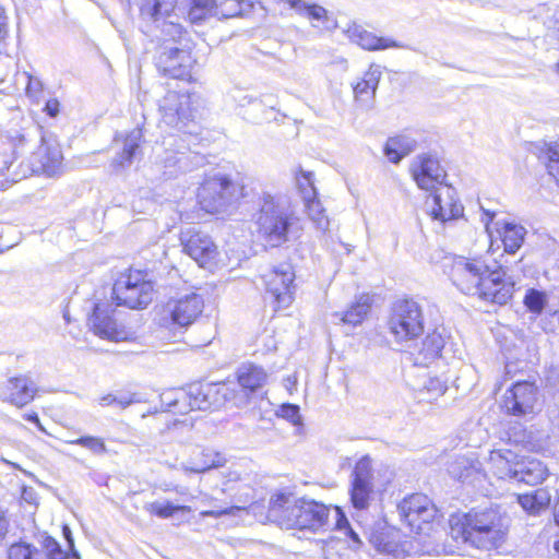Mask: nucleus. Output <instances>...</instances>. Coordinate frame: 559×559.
<instances>
[{"label":"nucleus","mask_w":559,"mask_h":559,"mask_svg":"<svg viewBox=\"0 0 559 559\" xmlns=\"http://www.w3.org/2000/svg\"><path fill=\"white\" fill-rule=\"evenodd\" d=\"M254 217L259 235L271 247H281L301 235L300 219L284 197L264 192Z\"/></svg>","instance_id":"obj_1"},{"label":"nucleus","mask_w":559,"mask_h":559,"mask_svg":"<svg viewBox=\"0 0 559 559\" xmlns=\"http://www.w3.org/2000/svg\"><path fill=\"white\" fill-rule=\"evenodd\" d=\"M328 506L306 497L277 492L270 499L269 516L286 530L319 531L328 524Z\"/></svg>","instance_id":"obj_2"},{"label":"nucleus","mask_w":559,"mask_h":559,"mask_svg":"<svg viewBox=\"0 0 559 559\" xmlns=\"http://www.w3.org/2000/svg\"><path fill=\"white\" fill-rule=\"evenodd\" d=\"M452 531L479 549L498 548L504 542L508 519L497 510H472L450 520Z\"/></svg>","instance_id":"obj_3"},{"label":"nucleus","mask_w":559,"mask_h":559,"mask_svg":"<svg viewBox=\"0 0 559 559\" xmlns=\"http://www.w3.org/2000/svg\"><path fill=\"white\" fill-rule=\"evenodd\" d=\"M8 138L14 147V154H17L19 151L23 152L25 146L31 148L39 144L37 152L34 153V156L38 158L36 170H41L50 177L58 173L62 160L61 151L58 146L48 145L39 124L29 121L21 131L10 132Z\"/></svg>","instance_id":"obj_4"},{"label":"nucleus","mask_w":559,"mask_h":559,"mask_svg":"<svg viewBox=\"0 0 559 559\" xmlns=\"http://www.w3.org/2000/svg\"><path fill=\"white\" fill-rule=\"evenodd\" d=\"M388 329L396 343L415 341L425 331L423 307L414 299L396 300L390 311Z\"/></svg>","instance_id":"obj_5"},{"label":"nucleus","mask_w":559,"mask_h":559,"mask_svg":"<svg viewBox=\"0 0 559 559\" xmlns=\"http://www.w3.org/2000/svg\"><path fill=\"white\" fill-rule=\"evenodd\" d=\"M145 277L146 274L140 270L121 273L112 286L117 306L130 309L146 308L153 299V283Z\"/></svg>","instance_id":"obj_6"},{"label":"nucleus","mask_w":559,"mask_h":559,"mask_svg":"<svg viewBox=\"0 0 559 559\" xmlns=\"http://www.w3.org/2000/svg\"><path fill=\"white\" fill-rule=\"evenodd\" d=\"M169 147L165 150L159 164L166 179L175 178L180 174L192 171L206 163L204 155L192 151L183 138L169 136L165 142Z\"/></svg>","instance_id":"obj_7"},{"label":"nucleus","mask_w":559,"mask_h":559,"mask_svg":"<svg viewBox=\"0 0 559 559\" xmlns=\"http://www.w3.org/2000/svg\"><path fill=\"white\" fill-rule=\"evenodd\" d=\"M241 188L226 176H215L203 182L198 198L201 207L207 213H221L237 201Z\"/></svg>","instance_id":"obj_8"},{"label":"nucleus","mask_w":559,"mask_h":559,"mask_svg":"<svg viewBox=\"0 0 559 559\" xmlns=\"http://www.w3.org/2000/svg\"><path fill=\"white\" fill-rule=\"evenodd\" d=\"M490 271L486 261L480 257L459 255L453 259L449 276L460 292L475 296Z\"/></svg>","instance_id":"obj_9"},{"label":"nucleus","mask_w":559,"mask_h":559,"mask_svg":"<svg viewBox=\"0 0 559 559\" xmlns=\"http://www.w3.org/2000/svg\"><path fill=\"white\" fill-rule=\"evenodd\" d=\"M295 273L288 263L280 264L263 276L265 284V299L274 310L285 309L294 299Z\"/></svg>","instance_id":"obj_10"},{"label":"nucleus","mask_w":559,"mask_h":559,"mask_svg":"<svg viewBox=\"0 0 559 559\" xmlns=\"http://www.w3.org/2000/svg\"><path fill=\"white\" fill-rule=\"evenodd\" d=\"M397 512L401 521L404 522L411 531L420 533L423 531V524L430 523L435 519L437 509L428 496L414 493L404 498L397 504Z\"/></svg>","instance_id":"obj_11"},{"label":"nucleus","mask_w":559,"mask_h":559,"mask_svg":"<svg viewBox=\"0 0 559 559\" xmlns=\"http://www.w3.org/2000/svg\"><path fill=\"white\" fill-rule=\"evenodd\" d=\"M194 62L195 60L188 49L164 46L157 57L156 66L158 71L166 76L189 81Z\"/></svg>","instance_id":"obj_12"},{"label":"nucleus","mask_w":559,"mask_h":559,"mask_svg":"<svg viewBox=\"0 0 559 559\" xmlns=\"http://www.w3.org/2000/svg\"><path fill=\"white\" fill-rule=\"evenodd\" d=\"M411 174L418 188L436 191L444 186L447 173L439 159L431 154H420L411 164Z\"/></svg>","instance_id":"obj_13"},{"label":"nucleus","mask_w":559,"mask_h":559,"mask_svg":"<svg viewBox=\"0 0 559 559\" xmlns=\"http://www.w3.org/2000/svg\"><path fill=\"white\" fill-rule=\"evenodd\" d=\"M183 251L200 266L211 267L218 255L217 246L212 238L202 231L189 228L181 234Z\"/></svg>","instance_id":"obj_14"},{"label":"nucleus","mask_w":559,"mask_h":559,"mask_svg":"<svg viewBox=\"0 0 559 559\" xmlns=\"http://www.w3.org/2000/svg\"><path fill=\"white\" fill-rule=\"evenodd\" d=\"M194 96V94L169 91L159 102L163 121L181 130L186 121L193 117L191 104Z\"/></svg>","instance_id":"obj_15"},{"label":"nucleus","mask_w":559,"mask_h":559,"mask_svg":"<svg viewBox=\"0 0 559 559\" xmlns=\"http://www.w3.org/2000/svg\"><path fill=\"white\" fill-rule=\"evenodd\" d=\"M537 400V386L530 381H519L506 391L502 407L508 414L524 416L534 412Z\"/></svg>","instance_id":"obj_16"},{"label":"nucleus","mask_w":559,"mask_h":559,"mask_svg":"<svg viewBox=\"0 0 559 559\" xmlns=\"http://www.w3.org/2000/svg\"><path fill=\"white\" fill-rule=\"evenodd\" d=\"M114 309L109 304H96L90 323L96 335L102 338L120 342L129 338L126 328L112 317Z\"/></svg>","instance_id":"obj_17"},{"label":"nucleus","mask_w":559,"mask_h":559,"mask_svg":"<svg viewBox=\"0 0 559 559\" xmlns=\"http://www.w3.org/2000/svg\"><path fill=\"white\" fill-rule=\"evenodd\" d=\"M203 307V298L195 293H191L168 301L165 313L170 318L173 324L187 328L202 313Z\"/></svg>","instance_id":"obj_18"},{"label":"nucleus","mask_w":559,"mask_h":559,"mask_svg":"<svg viewBox=\"0 0 559 559\" xmlns=\"http://www.w3.org/2000/svg\"><path fill=\"white\" fill-rule=\"evenodd\" d=\"M504 276L506 271L502 266L490 271L475 296L483 301L500 306L508 304L514 292V283L504 281Z\"/></svg>","instance_id":"obj_19"},{"label":"nucleus","mask_w":559,"mask_h":559,"mask_svg":"<svg viewBox=\"0 0 559 559\" xmlns=\"http://www.w3.org/2000/svg\"><path fill=\"white\" fill-rule=\"evenodd\" d=\"M350 501L357 510L366 509L372 492L371 460L367 456L360 459L352 474Z\"/></svg>","instance_id":"obj_20"},{"label":"nucleus","mask_w":559,"mask_h":559,"mask_svg":"<svg viewBox=\"0 0 559 559\" xmlns=\"http://www.w3.org/2000/svg\"><path fill=\"white\" fill-rule=\"evenodd\" d=\"M427 205L432 218L442 223L456 219L463 214V206L457 202L455 191L449 185L439 187L433 191L431 200L427 201Z\"/></svg>","instance_id":"obj_21"},{"label":"nucleus","mask_w":559,"mask_h":559,"mask_svg":"<svg viewBox=\"0 0 559 559\" xmlns=\"http://www.w3.org/2000/svg\"><path fill=\"white\" fill-rule=\"evenodd\" d=\"M36 391V384L29 377H12L0 383V400L23 407L34 400Z\"/></svg>","instance_id":"obj_22"},{"label":"nucleus","mask_w":559,"mask_h":559,"mask_svg":"<svg viewBox=\"0 0 559 559\" xmlns=\"http://www.w3.org/2000/svg\"><path fill=\"white\" fill-rule=\"evenodd\" d=\"M506 461L509 465L506 475L518 483L535 486L540 484L547 476V467L538 460L524 457L513 464H510L508 457H506Z\"/></svg>","instance_id":"obj_23"},{"label":"nucleus","mask_w":559,"mask_h":559,"mask_svg":"<svg viewBox=\"0 0 559 559\" xmlns=\"http://www.w3.org/2000/svg\"><path fill=\"white\" fill-rule=\"evenodd\" d=\"M448 338L444 328H437L431 333H428L423 340L420 347L411 354L414 365L426 367L437 358L442 357Z\"/></svg>","instance_id":"obj_24"},{"label":"nucleus","mask_w":559,"mask_h":559,"mask_svg":"<svg viewBox=\"0 0 559 559\" xmlns=\"http://www.w3.org/2000/svg\"><path fill=\"white\" fill-rule=\"evenodd\" d=\"M143 138L142 130L135 128L127 134H116L115 144L119 147L111 166L115 169L129 167L136 154L140 152V144Z\"/></svg>","instance_id":"obj_25"},{"label":"nucleus","mask_w":559,"mask_h":559,"mask_svg":"<svg viewBox=\"0 0 559 559\" xmlns=\"http://www.w3.org/2000/svg\"><path fill=\"white\" fill-rule=\"evenodd\" d=\"M409 385L417 393V397L421 402L437 400L447 391L445 381L426 371L414 374L409 380Z\"/></svg>","instance_id":"obj_26"},{"label":"nucleus","mask_w":559,"mask_h":559,"mask_svg":"<svg viewBox=\"0 0 559 559\" xmlns=\"http://www.w3.org/2000/svg\"><path fill=\"white\" fill-rule=\"evenodd\" d=\"M348 39L366 50H383L388 48H401L400 43L386 37H378L362 26L353 23L345 31Z\"/></svg>","instance_id":"obj_27"},{"label":"nucleus","mask_w":559,"mask_h":559,"mask_svg":"<svg viewBox=\"0 0 559 559\" xmlns=\"http://www.w3.org/2000/svg\"><path fill=\"white\" fill-rule=\"evenodd\" d=\"M236 376L238 384L247 396L261 389L267 380L265 370L254 364H242L238 367Z\"/></svg>","instance_id":"obj_28"},{"label":"nucleus","mask_w":559,"mask_h":559,"mask_svg":"<svg viewBox=\"0 0 559 559\" xmlns=\"http://www.w3.org/2000/svg\"><path fill=\"white\" fill-rule=\"evenodd\" d=\"M372 299L369 295H360L345 311H336L332 318L336 323L353 328L360 325L371 309Z\"/></svg>","instance_id":"obj_29"},{"label":"nucleus","mask_w":559,"mask_h":559,"mask_svg":"<svg viewBox=\"0 0 559 559\" xmlns=\"http://www.w3.org/2000/svg\"><path fill=\"white\" fill-rule=\"evenodd\" d=\"M192 393L204 397L203 412L215 411L227 400V388L224 383H192Z\"/></svg>","instance_id":"obj_30"},{"label":"nucleus","mask_w":559,"mask_h":559,"mask_svg":"<svg viewBox=\"0 0 559 559\" xmlns=\"http://www.w3.org/2000/svg\"><path fill=\"white\" fill-rule=\"evenodd\" d=\"M480 465L474 453L471 455H457L449 463L448 472L451 477L465 483L477 478L480 474Z\"/></svg>","instance_id":"obj_31"},{"label":"nucleus","mask_w":559,"mask_h":559,"mask_svg":"<svg viewBox=\"0 0 559 559\" xmlns=\"http://www.w3.org/2000/svg\"><path fill=\"white\" fill-rule=\"evenodd\" d=\"M416 143L415 139L405 134L392 136L388 139L383 153L391 163L399 164L415 150Z\"/></svg>","instance_id":"obj_32"},{"label":"nucleus","mask_w":559,"mask_h":559,"mask_svg":"<svg viewBox=\"0 0 559 559\" xmlns=\"http://www.w3.org/2000/svg\"><path fill=\"white\" fill-rule=\"evenodd\" d=\"M200 455L201 457L197 461L182 463L181 468L186 472L201 474L211 468L224 466L226 463V459L221 453L210 449L202 450Z\"/></svg>","instance_id":"obj_33"},{"label":"nucleus","mask_w":559,"mask_h":559,"mask_svg":"<svg viewBox=\"0 0 559 559\" xmlns=\"http://www.w3.org/2000/svg\"><path fill=\"white\" fill-rule=\"evenodd\" d=\"M176 0H142L140 12L145 20L159 22L173 12Z\"/></svg>","instance_id":"obj_34"},{"label":"nucleus","mask_w":559,"mask_h":559,"mask_svg":"<svg viewBox=\"0 0 559 559\" xmlns=\"http://www.w3.org/2000/svg\"><path fill=\"white\" fill-rule=\"evenodd\" d=\"M501 235L504 251L508 253H515L523 245L526 229L519 224L504 222L499 229Z\"/></svg>","instance_id":"obj_35"},{"label":"nucleus","mask_w":559,"mask_h":559,"mask_svg":"<svg viewBox=\"0 0 559 559\" xmlns=\"http://www.w3.org/2000/svg\"><path fill=\"white\" fill-rule=\"evenodd\" d=\"M186 401L188 400L185 389H171L160 394L164 412L181 415L188 414Z\"/></svg>","instance_id":"obj_36"},{"label":"nucleus","mask_w":559,"mask_h":559,"mask_svg":"<svg viewBox=\"0 0 559 559\" xmlns=\"http://www.w3.org/2000/svg\"><path fill=\"white\" fill-rule=\"evenodd\" d=\"M551 496L546 489H537L532 495H522L519 502L522 508L532 514L539 512L550 503Z\"/></svg>","instance_id":"obj_37"},{"label":"nucleus","mask_w":559,"mask_h":559,"mask_svg":"<svg viewBox=\"0 0 559 559\" xmlns=\"http://www.w3.org/2000/svg\"><path fill=\"white\" fill-rule=\"evenodd\" d=\"M215 0H189L188 17L191 23L199 24L214 14Z\"/></svg>","instance_id":"obj_38"},{"label":"nucleus","mask_w":559,"mask_h":559,"mask_svg":"<svg viewBox=\"0 0 559 559\" xmlns=\"http://www.w3.org/2000/svg\"><path fill=\"white\" fill-rule=\"evenodd\" d=\"M523 304L530 312L540 316L548 305V295L546 292L528 288L525 292Z\"/></svg>","instance_id":"obj_39"},{"label":"nucleus","mask_w":559,"mask_h":559,"mask_svg":"<svg viewBox=\"0 0 559 559\" xmlns=\"http://www.w3.org/2000/svg\"><path fill=\"white\" fill-rule=\"evenodd\" d=\"M45 559H81L76 549L64 551L60 544L51 536H46L43 542Z\"/></svg>","instance_id":"obj_40"},{"label":"nucleus","mask_w":559,"mask_h":559,"mask_svg":"<svg viewBox=\"0 0 559 559\" xmlns=\"http://www.w3.org/2000/svg\"><path fill=\"white\" fill-rule=\"evenodd\" d=\"M144 509L153 515H156L160 519H169L176 512H190L191 508L189 506H178L174 504L170 501H153L144 507Z\"/></svg>","instance_id":"obj_41"},{"label":"nucleus","mask_w":559,"mask_h":559,"mask_svg":"<svg viewBox=\"0 0 559 559\" xmlns=\"http://www.w3.org/2000/svg\"><path fill=\"white\" fill-rule=\"evenodd\" d=\"M304 203L310 219L316 224L317 228L325 231L329 228L330 222L324 214V209L318 199V194L309 198V200H305Z\"/></svg>","instance_id":"obj_42"},{"label":"nucleus","mask_w":559,"mask_h":559,"mask_svg":"<svg viewBox=\"0 0 559 559\" xmlns=\"http://www.w3.org/2000/svg\"><path fill=\"white\" fill-rule=\"evenodd\" d=\"M8 559H45L44 552L26 542L14 543L9 547Z\"/></svg>","instance_id":"obj_43"},{"label":"nucleus","mask_w":559,"mask_h":559,"mask_svg":"<svg viewBox=\"0 0 559 559\" xmlns=\"http://www.w3.org/2000/svg\"><path fill=\"white\" fill-rule=\"evenodd\" d=\"M296 185L304 201L318 194L313 182V174L311 171L299 169V173L296 174Z\"/></svg>","instance_id":"obj_44"},{"label":"nucleus","mask_w":559,"mask_h":559,"mask_svg":"<svg viewBox=\"0 0 559 559\" xmlns=\"http://www.w3.org/2000/svg\"><path fill=\"white\" fill-rule=\"evenodd\" d=\"M543 158L548 174L559 182V144H548Z\"/></svg>","instance_id":"obj_45"},{"label":"nucleus","mask_w":559,"mask_h":559,"mask_svg":"<svg viewBox=\"0 0 559 559\" xmlns=\"http://www.w3.org/2000/svg\"><path fill=\"white\" fill-rule=\"evenodd\" d=\"M70 443L81 445L97 455L107 452V448L104 440L98 437L83 436L70 441Z\"/></svg>","instance_id":"obj_46"},{"label":"nucleus","mask_w":559,"mask_h":559,"mask_svg":"<svg viewBox=\"0 0 559 559\" xmlns=\"http://www.w3.org/2000/svg\"><path fill=\"white\" fill-rule=\"evenodd\" d=\"M276 415L281 418L286 419L294 426H300L302 425V418L300 416V408L296 404H283L280 406V408L276 411Z\"/></svg>","instance_id":"obj_47"},{"label":"nucleus","mask_w":559,"mask_h":559,"mask_svg":"<svg viewBox=\"0 0 559 559\" xmlns=\"http://www.w3.org/2000/svg\"><path fill=\"white\" fill-rule=\"evenodd\" d=\"M546 333H554L559 329V309H547L539 321Z\"/></svg>","instance_id":"obj_48"},{"label":"nucleus","mask_w":559,"mask_h":559,"mask_svg":"<svg viewBox=\"0 0 559 559\" xmlns=\"http://www.w3.org/2000/svg\"><path fill=\"white\" fill-rule=\"evenodd\" d=\"M116 395V405L121 409L129 407L132 404L145 402L143 395L136 392L120 391Z\"/></svg>","instance_id":"obj_49"},{"label":"nucleus","mask_w":559,"mask_h":559,"mask_svg":"<svg viewBox=\"0 0 559 559\" xmlns=\"http://www.w3.org/2000/svg\"><path fill=\"white\" fill-rule=\"evenodd\" d=\"M242 510H243V508H241V507L231 506V507H226V508H217V509L201 511L200 516L201 518H215V519H218L223 515L235 516Z\"/></svg>","instance_id":"obj_50"},{"label":"nucleus","mask_w":559,"mask_h":559,"mask_svg":"<svg viewBox=\"0 0 559 559\" xmlns=\"http://www.w3.org/2000/svg\"><path fill=\"white\" fill-rule=\"evenodd\" d=\"M354 94L357 100L368 103L374 97L376 91L361 80L354 86Z\"/></svg>","instance_id":"obj_51"},{"label":"nucleus","mask_w":559,"mask_h":559,"mask_svg":"<svg viewBox=\"0 0 559 559\" xmlns=\"http://www.w3.org/2000/svg\"><path fill=\"white\" fill-rule=\"evenodd\" d=\"M187 393V408L188 413L191 411H203V404L205 403L204 397L202 395L197 396V394L192 393V384L188 385L185 389Z\"/></svg>","instance_id":"obj_52"},{"label":"nucleus","mask_w":559,"mask_h":559,"mask_svg":"<svg viewBox=\"0 0 559 559\" xmlns=\"http://www.w3.org/2000/svg\"><path fill=\"white\" fill-rule=\"evenodd\" d=\"M162 32H163V34L166 37H169L170 40L176 43V41H178L181 38V36L183 34V28L178 23H175V22H164L163 23V27H162Z\"/></svg>","instance_id":"obj_53"},{"label":"nucleus","mask_w":559,"mask_h":559,"mask_svg":"<svg viewBox=\"0 0 559 559\" xmlns=\"http://www.w3.org/2000/svg\"><path fill=\"white\" fill-rule=\"evenodd\" d=\"M382 71L380 66L372 64L369 70L365 73L362 80L372 87L373 91H377Z\"/></svg>","instance_id":"obj_54"},{"label":"nucleus","mask_w":559,"mask_h":559,"mask_svg":"<svg viewBox=\"0 0 559 559\" xmlns=\"http://www.w3.org/2000/svg\"><path fill=\"white\" fill-rule=\"evenodd\" d=\"M25 74L27 76L26 94L29 97H37L43 91L41 81L38 78L33 76L28 73Z\"/></svg>","instance_id":"obj_55"},{"label":"nucleus","mask_w":559,"mask_h":559,"mask_svg":"<svg viewBox=\"0 0 559 559\" xmlns=\"http://www.w3.org/2000/svg\"><path fill=\"white\" fill-rule=\"evenodd\" d=\"M239 0H226L221 8V13L224 17H237L240 14Z\"/></svg>","instance_id":"obj_56"},{"label":"nucleus","mask_w":559,"mask_h":559,"mask_svg":"<svg viewBox=\"0 0 559 559\" xmlns=\"http://www.w3.org/2000/svg\"><path fill=\"white\" fill-rule=\"evenodd\" d=\"M10 527L8 510L0 503V545L4 542Z\"/></svg>","instance_id":"obj_57"},{"label":"nucleus","mask_w":559,"mask_h":559,"mask_svg":"<svg viewBox=\"0 0 559 559\" xmlns=\"http://www.w3.org/2000/svg\"><path fill=\"white\" fill-rule=\"evenodd\" d=\"M255 4H261L259 1L254 0H239V16L248 15L255 7Z\"/></svg>","instance_id":"obj_58"},{"label":"nucleus","mask_w":559,"mask_h":559,"mask_svg":"<svg viewBox=\"0 0 559 559\" xmlns=\"http://www.w3.org/2000/svg\"><path fill=\"white\" fill-rule=\"evenodd\" d=\"M335 513H336V527L338 530L346 531L347 527H350L347 518L345 516V514L338 507L335 508Z\"/></svg>","instance_id":"obj_59"},{"label":"nucleus","mask_w":559,"mask_h":559,"mask_svg":"<svg viewBox=\"0 0 559 559\" xmlns=\"http://www.w3.org/2000/svg\"><path fill=\"white\" fill-rule=\"evenodd\" d=\"M60 104L57 99H49L45 105V110L48 116L56 117L59 114Z\"/></svg>","instance_id":"obj_60"},{"label":"nucleus","mask_w":559,"mask_h":559,"mask_svg":"<svg viewBox=\"0 0 559 559\" xmlns=\"http://www.w3.org/2000/svg\"><path fill=\"white\" fill-rule=\"evenodd\" d=\"M240 106L252 105L254 109H260L262 107V102L251 96L245 95L241 99H239Z\"/></svg>","instance_id":"obj_61"},{"label":"nucleus","mask_w":559,"mask_h":559,"mask_svg":"<svg viewBox=\"0 0 559 559\" xmlns=\"http://www.w3.org/2000/svg\"><path fill=\"white\" fill-rule=\"evenodd\" d=\"M62 535L68 544L69 550L72 551V549H75L74 547V539L72 536V532L68 525H63L62 527Z\"/></svg>","instance_id":"obj_62"},{"label":"nucleus","mask_w":559,"mask_h":559,"mask_svg":"<svg viewBox=\"0 0 559 559\" xmlns=\"http://www.w3.org/2000/svg\"><path fill=\"white\" fill-rule=\"evenodd\" d=\"M550 424L552 432L559 436V409L551 412Z\"/></svg>","instance_id":"obj_63"},{"label":"nucleus","mask_w":559,"mask_h":559,"mask_svg":"<svg viewBox=\"0 0 559 559\" xmlns=\"http://www.w3.org/2000/svg\"><path fill=\"white\" fill-rule=\"evenodd\" d=\"M98 404L100 406L116 405V395L114 393H108L106 395H103L102 397H99Z\"/></svg>","instance_id":"obj_64"}]
</instances>
